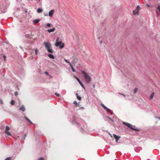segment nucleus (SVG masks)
<instances>
[{
    "label": "nucleus",
    "mask_w": 160,
    "mask_h": 160,
    "mask_svg": "<svg viewBox=\"0 0 160 160\" xmlns=\"http://www.w3.org/2000/svg\"><path fill=\"white\" fill-rule=\"evenodd\" d=\"M81 73L84 76V78L85 79L86 82L87 83H89L91 81V78L89 74L83 70L81 71Z\"/></svg>",
    "instance_id": "obj_1"
},
{
    "label": "nucleus",
    "mask_w": 160,
    "mask_h": 160,
    "mask_svg": "<svg viewBox=\"0 0 160 160\" xmlns=\"http://www.w3.org/2000/svg\"><path fill=\"white\" fill-rule=\"evenodd\" d=\"M43 43L48 51L49 52L52 53L53 52L52 49L51 43L48 42H44Z\"/></svg>",
    "instance_id": "obj_2"
},
{
    "label": "nucleus",
    "mask_w": 160,
    "mask_h": 160,
    "mask_svg": "<svg viewBox=\"0 0 160 160\" xmlns=\"http://www.w3.org/2000/svg\"><path fill=\"white\" fill-rule=\"evenodd\" d=\"M59 39V38L58 37L57 38L55 45L57 47H58L59 46V48H62L64 47V43H62L61 41L58 42Z\"/></svg>",
    "instance_id": "obj_3"
},
{
    "label": "nucleus",
    "mask_w": 160,
    "mask_h": 160,
    "mask_svg": "<svg viewBox=\"0 0 160 160\" xmlns=\"http://www.w3.org/2000/svg\"><path fill=\"white\" fill-rule=\"evenodd\" d=\"M122 123L124 125L130 128L132 130H134L136 131H139V130L138 129L135 128H134L135 127V126H132V125L128 123L125 122H123Z\"/></svg>",
    "instance_id": "obj_4"
},
{
    "label": "nucleus",
    "mask_w": 160,
    "mask_h": 160,
    "mask_svg": "<svg viewBox=\"0 0 160 160\" xmlns=\"http://www.w3.org/2000/svg\"><path fill=\"white\" fill-rule=\"evenodd\" d=\"M55 10L54 9H52L50 10L48 13V15L50 17H52L53 16V14L54 13Z\"/></svg>",
    "instance_id": "obj_5"
},
{
    "label": "nucleus",
    "mask_w": 160,
    "mask_h": 160,
    "mask_svg": "<svg viewBox=\"0 0 160 160\" xmlns=\"http://www.w3.org/2000/svg\"><path fill=\"white\" fill-rule=\"evenodd\" d=\"M78 81V82L79 83V84H80V85L84 89L85 88V87L83 85V84L81 82V81H80L79 79L77 77L75 76L74 77Z\"/></svg>",
    "instance_id": "obj_6"
},
{
    "label": "nucleus",
    "mask_w": 160,
    "mask_h": 160,
    "mask_svg": "<svg viewBox=\"0 0 160 160\" xmlns=\"http://www.w3.org/2000/svg\"><path fill=\"white\" fill-rule=\"evenodd\" d=\"M113 136L114 137V138L116 139V142H118V141L119 140V139L121 138L120 136H117L115 134H113Z\"/></svg>",
    "instance_id": "obj_7"
},
{
    "label": "nucleus",
    "mask_w": 160,
    "mask_h": 160,
    "mask_svg": "<svg viewBox=\"0 0 160 160\" xmlns=\"http://www.w3.org/2000/svg\"><path fill=\"white\" fill-rule=\"evenodd\" d=\"M157 10L158 9L159 12H158V11H156V13H157L160 15V5H158V7L156 8Z\"/></svg>",
    "instance_id": "obj_8"
},
{
    "label": "nucleus",
    "mask_w": 160,
    "mask_h": 160,
    "mask_svg": "<svg viewBox=\"0 0 160 160\" xmlns=\"http://www.w3.org/2000/svg\"><path fill=\"white\" fill-rule=\"evenodd\" d=\"M55 30V28H53L51 29H48L47 31L49 33H51V32H54Z\"/></svg>",
    "instance_id": "obj_9"
},
{
    "label": "nucleus",
    "mask_w": 160,
    "mask_h": 160,
    "mask_svg": "<svg viewBox=\"0 0 160 160\" xmlns=\"http://www.w3.org/2000/svg\"><path fill=\"white\" fill-rule=\"evenodd\" d=\"M39 21V19H36L34 20L33 21V23L35 25L36 24L38 23Z\"/></svg>",
    "instance_id": "obj_10"
},
{
    "label": "nucleus",
    "mask_w": 160,
    "mask_h": 160,
    "mask_svg": "<svg viewBox=\"0 0 160 160\" xmlns=\"http://www.w3.org/2000/svg\"><path fill=\"white\" fill-rule=\"evenodd\" d=\"M19 110H21L22 112L25 111V109L23 105H22L21 107L20 108Z\"/></svg>",
    "instance_id": "obj_11"
},
{
    "label": "nucleus",
    "mask_w": 160,
    "mask_h": 160,
    "mask_svg": "<svg viewBox=\"0 0 160 160\" xmlns=\"http://www.w3.org/2000/svg\"><path fill=\"white\" fill-rule=\"evenodd\" d=\"M101 106L105 110H108L109 109L107 107H106L104 104L101 103Z\"/></svg>",
    "instance_id": "obj_12"
},
{
    "label": "nucleus",
    "mask_w": 160,
    "mask_h": 160,
    "mask_svg": "<svg viewBox=\"0 0 160 160\" xmlns=\"http://www.w3.org/2000/svg\"><path fill=\"white\" fill-rule=\"evenodd\" d=\"M48 56L50 58L52 59H54L55 57L52 54H49L48 55Z\"/></svg>",
    "instance_id": "obj_13"
},
{
    "label": "nucleus",
    "mask_w": 160,
    "mask_h": 160,
    "mask_svg": "<svg viewBox=\"0 0 160 160\" xmlns=\"http://www.w3.org/2000/svg\"><path fill=\"white\" fill-rule=\"evenodd\" d=\"M140 8L139 6V5L138 6L136 9V11H137V13H139V10L140 9Z\"/></svg>",
    "instance_id": "obj_14"
},
{
    "label": "nucleus",
    "mask_w": 160,
    "mask_h": 160,
    "mask_svg": "<svg viewBox=\"0 0 160 160\" xmlns=\"http://www.w3.org/2000/svg\"><path fill=\"white\" fill-rule=\"evenodd\" d=\"M25 118L31 124H33L32 122L27 117H25Z\"/></svg>",
    "instance_id": "obj_15"
},
{
    "label": "nucleus",
    "mask_w": 160,
    "mask_h": 160,
    "mask_svg": "<svg viewBox=\"0 0 160 160\" xmlns=\"http://www.w3.org/2000/svg\"><path fill=\"white\" fill-rule=\"evenodd\" d=\"M37 12L38 13H40L42 12V9L38 8L37 10Z\"/></svg>",
    "instance_id": "obj_16"
},
{
    "label": "nucleus",
    "mask_w": 160,
    "mask_h": 160,
    "mask_svg": "<svg viewBox=\"0 0 160 160\" xmlns=\"http://www.w3.org/2000/svg\"><path fill=\"white\" fill-rule=\"evenodd\" d=\"M154 92H152L151 93V95L150 96V99L151 100V99H152V98H153V96H154Z\"/></svg>",
    "instance_id": "obj_17"
},
{
    "label": "nucleus",
    "mask_w": 160,
    "mask_h": 160,
    "mask_svg": "<svg viewBox=\"0 0 160 160\" xmlns=\"http://www.w3.org/2000/svg\"><path fill=\"white\" fill-rule=\"evenodd\" d=\"M76 95L77 98V99L78 100H80L81 99V97L78 95V93H76Z\"/></svg>",
    "instance_id": "obj_18"
},
{
    "label": "nucleus",
    "mask_w": 160,
    "mask_h": 160,
    "mask_svg": "<svg viewBox=\"0 0 160 160\" xmlns=\"http://www.w3.org/2000/svg\"><path fill=\"white\" fill-rule=\"evenodd\" d=\"M5 133H6V134L7 135H8L9 136H11V134L10 132H9L8 131L5 132Z\"/></svg>",
    "instance_id": "obj_19"
},
{
    "label": "nucleus",
    "mask_w": 160,
    "mask_h": 160,
    "mask_svg": "<svg viewBox=\"0 0 160 160\" xmlns=\"http://www.w3.org/2000/svg\"><path fill=\"white\" fill-rule=\"evenodd\" d=\"M69 65L70 66L72 71L73 72H75V69H74V68H73V67L71 65V64H70V65Z\"/></svg>",
    "instance_id": "obj_20"
},
{
    "label": "nucleus",
    "mask_w": 160,
    "mask_h": 160,
    "mask_svg": "<svg viewBox=\"0 0 160 160\" xmlns=\"http://www.w3.org/2000/svg\"><path fill=\"white\" fill-rule=\"evenodd\" d=\"M133 14L134 15H138V13H137V11H136V10H134L133 11Z\"/></svg>",
    "instance_id": "obj_21"
},
{
    "label": "nucleus",
    "mask_w": 160,
    "mask_h": 160,
    "mask_svg": "<svg viewBox=\"0 0 160 160\" xmlns=\"http://www.w3.org/2000/svg\"><path fill=\"white\" fill-rule=\"evenodd\" d=\"M5 128H6V130H5V132L8 131L10 129L9 127L8 126H6V127Z\"/></svg>",
    "instance_id": "obj_22"
},
{
    "label": "nucleus",
    "mask_w": 160,
    "mask_h": 160,
    "mask_svg": "<svg viewBox=\"0 0 160 160\" xmlns=\"http://www.w3.org/2000/svg\"><path fill=\"white\" fill-rule=\"evenodd\" d=\"M46 26H47V27H50L51 26H52L53 25H52V24H49V23H47L46 24Z\"/></svg>",
    "instance_id": "obj_23"
},
{
    "label": "nucleus",
    "mask_w": 160,
    "mask_h": 160,
    "mask_svg": "<svg viewBox=\"0 0 160 160\" xmlns=\"http://www.w3.org/2000/svg\"><path fill=\"white\" fill-rule=\"evenodd\" d=\"M73 103L74 104H75L76 106H78L79 105V104L77 103L76 101H74Z\"/></svg>",
    "instance_id": "obj_24"
},
{
    "label": "nucleus",
    "mask_w": 160,
    "mask_h": 160,
    "mask_svg": "<svg viewBox=\"0 0 160 160\" xmlns=\"http://www.w3.org/2000/svg\"><path fill=\"white\" fill-rule=\"evenodd\" d=\"M14 103H15V101L14 100H12L11 101V104L12 105H14Z\"/></svg>",
    "instance_id": "obj_25"
},
{
    "label": "nucleus",
    "mask_w": 160,
    "mask_h": 160,
    "mask_svg": "<svg viewBox=\"0 0 160 160\" xmlns=\"http://www.w3.org/2000/svg\"><path fill=\"white\" fill-rule=\"evenodd\" d=\"M31 36L28 34H26L25 35V37L27 38H31V37L30 36Z\"/></svg>",
    "instance_id": "obj_26"
},
{
    "label": "nucleus",
    "mask_w": 160,
    "mask_h": 160,
    "mask_svg": "<svg viewBox=\"0 0 160 160\" xmlns=\"http://www.w3.org/2000/svg\"><path fill=\"white\" fill-rule=\"evenodd\" d=\"M138 90V89L137 88H135L134 89V91H133L134 93H135L137 92Z\"/></svg>",
    "instance_id": "obj_27"
},
{
    "label": "nucleus",
    "mask_w": 160,
    "mask_h": 160,
    "mask_svg": "<svg viewBox=\"0 0 160 160\" xmlns=\"http://www.w3.org/2000/svg\"><path fill=\"white\" fill-rule=\"evenodd\" d=\"M35 54L36 55H37L38 52V51L37 49H36L35 50Z\"/></svg>",
    "instance_id": "obj_28"
},
{
    "label": "nucleus",
    "mask_w": 160,
    "mask_h": 160,
    "mask_svg": "<svg viewBox=\"0 0 160 160\" xmlns=\"http://www.w3.org/2000/svg\"><path fill=\"white\" fill-rule=\"evenodd\" d=\"M64 60L66 62L68 63L69 65L70 64H71V63L69 62L66 59H64Z\"/></svg>",
    "instance_id": "obj_29"
},
{
    "label": "nucleus",
    "mask_w": 160,
    "mask_h": 160,
    "mask_svg": "<svg viewBox=\"0 0 160 160\" xmlns=\"http://www.w3.org/2000/svg\"><path fill=\"white\" fill-rule=\"evenodd\" d=\"M107 111L108 112H110V113L112 114H113V112L111 111V110L109 109L108 110H107Z\"/></svg>",
    "instance_id": "obj_30"
},
{
    "label": "nucleus",
    "mask_w": 160,
    "mask_h": 160,
    "mask_svg": "<svg viewBox=\"0 0 160 160\" xmlns=\"http://www.w3.org/2000/svg\"><path fill=\"white\" fill-rule=\"evenodd\" d=\"M14 95L15 96H17L18 95V93L17 92H14Z\"/></svg>",
    "instance_id": "obj_31"
},
{
    "label": "nucleus",
    "mask_w": 160,
    "mask_h": 160,
    "mask_svg": "<svg viewBox=\"0 0 160 160\" xmlns=\"http://www.w3.org/2000/svg\"><path fill=\"white\" fill-rule=\"evenodd\" d=\"M44 158L42 157H41L38 159V160H44Z\"/></svg>",
    "instance_id": "obj_32"
},
{
    "label": "nucleus",
    "mask_w": 160,
    "mask_h": 160,
    "mask_svg": "<svg viewBox=\"0 0 160 160\" xmlns=\"http://www.w3.org/2000/svg\"><path fill=\"white\" fill-rule=\"evenodd\" d=\"M11 159V157H8L5 160H10Z\"/></svg>",
    "instance_id": "obj_33"
},
{
    "label": "nucleus",
    "mask_w": 160,
    "mask_h": 160,
    "mask_svg": "<svg viewBox=\"0 0 160 160\" xmlns=\"http://www.w3.org/2000/svg\"><path fill=\"white\" fill-rule=\"evenodd\" d=\"M3 58H4V61L5 62L6 61V57L5 55L3 56Z\"/></svg>",
    "instance_id": "obj_34"
},
{
    "label": "nucleus",
    "mask_w": 160,
    "mask_h": 160,
    "mask_svg": "<svg viewBox=\"0 0 160 160\" xmlns=\"http://www.w3.org/2000/svg\"><path fill=\"white\" fill-rule=\"evenodd\" d=\"M0 102L1 104H3V102L2 100L1 99H0Z\"/></svg>",
    "instance_id": "obj_35"
},
{
    "label": "nucleus",
    "mask_w": 160,
    "mask_h": 160,
    "mask_svg": "<svg viewBox=\"0 0 160 160\" xmlns=\"http://www.w3.org/2000/svg\"><path fill=\"white\" fill-rule=\"evenodd\" d=\"M55 95L57 96V97H59V94H58L57 93H55Z\"/></svg>",
    "instance_id": "obj_36"
},
{
    "label": "nucleus",
    "mask_w": 160,
    "mask_h": 160,
    "mask_svg": "<svg viewBox=\"0 0 160 160\" xmlns=\"http://www.w3.org/2000/svg\"><path fill=\"white\" fill-rule=\"evenodd\" d=\"M45 74H46L47 75H49L48 73L47 72H45Z\"/></svg>",
    "instance_id": "obj_37"
},
{
    "label": "nucleus",
    "mask_w": 160,
    "mask_h": 160,
    "mask_svg": "<svg viewBox=\"0 0 160 160\" xmlns=\"http://www.w3.org/2000/svg\"><path fill=\"white\" fill-rule=\"evenodd\" d=\"M44 15L45 16H47L48 15L47 13H44Z\"/></svg>",
    "instance_id": "obj_38"
},
{
    "label": "nucleus",
    "mask_w": 160,
    "mask_h": 160,
    "mask_svg": "<svg viewBox=\"0 0 160 160\" xmlns=\"http://www.w3.org/2000/svg\"><path fill=\"white\" fill-rule=\"evenodd\" d=\"M102 41L101 40V41H100L99 43H100V44H101L102 43Z\"/></svg>",
    "instance_id": "obj_39"
},
{
    "label": "nucleus",
    "mask_w": 160,
    "mask_h": 160,
    "mask_svg": "<svg viewBox=\"0 0 160 160\" xmlns=\"http://www.w3.org/2000/svg\"><path fill=\"white\" fill-rule=\"evenodd\" d=\"M147 6L148 7H149V5H148L147 4Z\"/></svg>",
    "instance_id": "obj_40"
},
{
    "label": "nucleus",
    "mask_w": 160,
    "mask_h": 160,
    "mask_svg": "<svg viewBox=\"0 0 160 160\" xmlns=\"http://www.w3.org/2000/svg\"><path fill=\"white\" fill-rule=\"evenodd\" d=\"M110 136H111V137L112 138V135H111V134H110Z\"/></svg>",
    "instance_id": "obj_41"
},
{
    "label": "nucleus",
    "mask_w": 160,
    "mask_h": 160,
    "mask_svg": "<svg viewBox=\"0 0 160 160\" xmlns=\"http://www.w3.org/2000/svg\"><path fill=\"white\" fill-rule=\"evenodd\" d=\"M50 76V77L51 78H52V76Z\"/></svg>",
    "instance_id": "obj_42"
},
{
    "label": "nucleus",
    "mask_w": 160,
    "mask_h": 160,
    "mask_svg": "<svg viewBox=\"0 0 160 160\" xmlns=\"http://www.w3.org/2000/svg\"><path fill=\"white\" fill-rule=\"evenodd\" d=\"M93 87H95V85H93Z\"/></svg>",
    "instance_id": "obj_43"
}]
</instances>
